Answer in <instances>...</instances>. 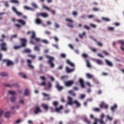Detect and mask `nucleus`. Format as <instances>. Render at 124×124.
Listing matches in <instances>:
<instances>
[{"label":"nucleus","mask_w":124,"mask_h":124,"mask_svg":"<svg viewBox=\"0 0 124 124\" xmlns=\"http://www.w3.org/2000/svg\"><path fill=\"white\" fill-rule=\"evenodd\" d=\"M46 57L47 59H48L47 63H49L50 67H51V68H54V67H55V64H54V62H54V58L50 57L48 55H46Z\"/></svg>","instance_id":"f257e3e1"},{"label":"nucleus","mask_w":124,"mask_h":124,"mask_svg":"<svg viewBox=\"0 0 124 124\" xmlns=\"http://www.w3.org/2000/svg\"><path fill=\"white\" fill-rule=\"evenodd\" d=\"M0 51H3L6 52L7 51V44L5 43H2L0 44Z\"/></svg>","instance_id":"f03ea898"},{"label":"nucleus","mask_w":124,"mask_h":124,"mask_svg":"<svg viewBox=\"0 0 124 124\" xmlns=\"http://www.w3.org/2000/svg\"><path fill=\"white\" fill-rule=\"evenodd\" d=\"M65 20L67 23H68L67 25V27L72 28H74V26H73V23L74 21L73 20L69 18H66Z\"/></svg>","instance_id":"7ed1b4c3"},{"label":"nucleus","mask_w":124,"mask_h":124,"mask_svg":"<svg viewBox=\"0 0 124 124\" xmlns=\"http://www.w3.org/2000/svg\"><path fill=\"white\" fill-rule=\"evenodd\" d=\"M19 39L21 42L20 46L23 47H26L27 46V39L25 38H20Z\"/></svg>","instance_id":"20e7f679"},{"label":"nucleus","mask_w":124,"mask_h":124,"mask_svg":"<svg viewBox=\"0 0 124 124\" xmlns=\"http://www.w3.org/2000/svg\"><path fill=\"white\" fill-rule=\"evenodd\" d=\"M39 16L43 17V18H48V17H49V15L46 13H39L37 14V16L38 17Z\"/></svg>","instance_id":"39448f33"},{"label":"nucleus","mask_w":124,"mask_h":124,"mask_svg":"<svg viewBox=\"0 0 124 124\" xmlns=\"http://www.w3.org/2000/svg\"><path fill=\"white\" fill-rule=\"evenodd\" d=\"M32 61L31 60V59H27V65L28 67L30 68H31V69H34V66L31 64Z\"/></svg>","instance_id":"423d86ee"},{"label":"nucleus","mask_w":124,"mask_h":124,"mask_svg":"<svg viewBox=\"0 0 124 124\" xmlns=\"http://www.w3.org/2000/svg\"><path fill=\"white\" fill-rule=\"evenodd\" d=\"M42 95L44 97H46L45 98V100H46L47 101H49V100H51V97L50 96L49 94H47L45 93H42Z\"/></svg>","instance_id":"0eeeda50"},{"label":"nucleus","mask_w":124,"mask_h":124,"mask_svg":"<svg viewBox=\"0 0 124 124\" xmlns=\"http://www.w3.org/2000/svg\"><path fill=\"white\" fill-rule=\"evenodd\" d=\"M33 113L35 114H39V113H42V110L40 109V108L36 107L34 109Z\"/></svg>","instance_id":"6e6552de"},{"label":"nucleus","mask_w":124,"mask_h":124,"mask_svg":"<svg viewBox=\"0 0 124 124\" xmlns=\"http://www.w3.org/2000/svg\"><path fill=\"white\" fill-rule=\"evenodd\" d=\"M64 84L66 87H71L73 84H74V81L73 80H69L65 82Z\"/></svg>","instance_id":"1a4fd4ad"},{"label":"nucleus","mask_w":124,"mask_h":124,"mask_svg":"<svg viewBox=\"0 0 124 124\" xmlns=\"http://www.w3.org/2000/svg\"><path fill=\"white\" fill-rule=\"evenodd\" d=\"M43 8L46 9L47 11H51L52 15H56V11L55 10H51L49 8H48L47 6L44 5Z\"/></svg>","instance_id":"9d476101"},{"label":"nucleus","mask_w":124,"mask_h":124,"mask_svg":"<svg viewBox=\"0 0 124 124\" xmlns=\"http://www.w3.org/2000/svg\"><path fill=\"white\" fill-rule=\"evenodd\" d=\"M74 103L72 101V98H71L70 96L68 97V102L66 104V106H67L68 105H72Z\"/></svg>","instance_id":"9b49d317"},{"label":"nucleus","mask_w":124,"mask_h":124,"mask_svg":"<svg viewBox=\"0 0 124 124\" xmlns=\"http://www.w3.org/2000/svg\"><path fill=\"white\" fill-rule=\"evenodd\" d=\"M12 10L15 13H16V15H18V16H22L23 15V14L22 13H20L17 11V9H16V8L15 7H12Z\"/></svg>","instance_id":"f8f14e48"},{"label":"nucleus","mask_w":124,"mask_h":124,"mask_svg":"<svg viewBox=\"0 0 124 124\" xmlns=\"http://www.w3.org/2000/svg\"><path fill=\"white\" fill-rule=\"evenodd\" d=\"M94 61L97 64H98L99 65H102L103 64V61H102V60L100 59H94Z\"/></svg>","instance_id":"ddd939ff"},{"label":"nucleus","mask_w":124,"mask_h":124,"mask_svg":"<svg viewBox=\"0 0 124 124\" xmlns=\"http://www.w3.org/2000/svg\"><path fill=\"white\" fill-rule=\"evenodd\" d=\"M56 89H57V90H58V91H62V89H63V87L62 86H60V83H59V82H56V85L55 86Z\"/></svg>","instance_id":"4468645a"},{"label":"nucleus","mask_w":124,"mask_h":124,"mask_svg":"<svg viewBox=\"0 0 124 124\" xmlns=\"http://www.w3.org/2000/svg\"><path fill=\"white\" fill-rule=\"evenodd\" d=\"M79 83L80 84L81 88H83V89L85 88V83H84V80H83V79L80 78L79 79Z\"/></svg>","instance_id":"2eb2a0df"},{"label":"nucleus","mask_w":124,"mask_h":124,"mask_svg":"<svg viewBox=\"0 0 124 124\" xmlns=\"http://www.w3.org/2000/svg\"><path fill=\"white\" fill-rule=\"evenodd\" d=\"M100 108H105V109H108V105L105 104V103L102 102L101 105H100Z\"/></svg>","instance_id":"dca6fc26"},{"label":"nucleus","mask_w":124,"mask_h":124,"mask_svg":"<svg viewBox=\"0 0 124 124\" xmlns=\"http://www.w3.org/2000/svg\"><path fill=\"white\" fill-rule=\"evenodd\" d=\"M66 71L67 73H71L74 71V69H70L68 67H66Z\"/></svg>","instance_id":"f3484780"},{"label":"nucleus","mask_w":124,"mask_h":124,"mask_svg":"<svg viewBox=\"0 0 124 124\" xmlns=\"http://www.w3.org/2000/svg\"><path fill=\"white\" fill-rule=\"evenodd\" d=\"M105 62H106V64H107L108 66H110V67H112V66H113V63H112L111 62L107 60H106Z\"/></svg>","instance_id":"a211bd4d"},{"label":"nucleus","mask_w":124,"mask_h":124,"mask_svg":"<svg viewBox=\"0 0 124 124\" xmlns=\"http://www.w3.org/2000/svg\"><path fill=\"white\" fill-rule=\"evenodd\" d=\"M17 22H18V23H19L20 24H21V25H22V26H25V25H26V21H25L22 19H18V20H17Z\"/></svg>","instance_id":"6ab92c4d"},{"label":"nucleus","mask_w":124,"mask_h":124,"mask_svg":"<svg viewBox=\"0 0 124 124\" xmlns=\"http://www.w3.org/2000/svg\"><path fill=\"white\" fill-rule=\"evenodd\" d=\"M35 22L37 25H41V24H42V20L39 18H37L35 19Z\"/></svg>","instance_id":"aec40b11"},{"label":"nucleus","mask_w":124,"mask_h":124,"mask_svg":"<svg viewBox=\"0 0 124 124\" xmlns=\"http://www.w3.org/2000/svg\"><path fill=\"white\" fill-rule=\"evenodd\" d=\"M86 77H87V78H89V79H94V80H95L93 76L90 73L86 74Z\"/></svg>","instance_id":"412c9836"},{"label":"nucleus","mask_w":124,"mask_h":124,"mask_svg":"<svg viewBox=\"0 0 124 124\" xmlns=\"http://www.w3.org/2000/svg\"><path fill=\"white\" fill-rule=\"evenodd\" d=\"M27 57H28V58H31V60H35L36 59V56L32 54L28 55Z\"/></svg>","instance_id":"4be33fe9"},{"label":"nucleus","mask_w":124,"mask_h":124,"mask_svg":"<svg viewBox=\"0 0 124 124\" xmlns=\"http://www.w3.org/2000/svg\"><path fill=\"white\" fill-rule=\"evenodd\" d=\"M73 103V104H76L77 107H80L81 106V104L77 100L74 101Z\"/></svg>","instance_id":"5701e85b"},{"label":"nucleus","mask_w":124,"mask_h":124,"mask_svg":"<svg viewBox=\"0 0 124 124\" xmlns=\"http://www.w3.org/2000/svg\"><path fill=\"white\" fill-rule=\"evenodd\" d=\"M117 108H118V106H117V105L115 104L113 106L110 108V109L111 110V111H112V112H115V110H116Z\"/></svg>","instance_id":"b1692460"},{"label":"nucleus","mask_w":124,"mask_h":124,"mask_svg":"<svg viewBox=\"0 0 124 124\" xmlns=\"http://www.w3.org/2000/svg\"><path fill=\"white\" fill-rule=\"evenodd\" d=\"M63 108V107L62 106H61L59 108L56 107L55 108V111L56 112H59V111H61V110Z\"/></svg>","instance_id":"393cba45"},{"label":"nucleus","mask_w":124,"mask_h":124,"mask_svg":"<svg viewBox=\"0 0 124 124\" xmlns=\"http://www.w3.org/2000/svg\"><path fill=\"white\" fill-rule=\"evenodd\" d=\"M42 107H43V108L45 110H46V111H48V109H49V107H48V105L43 104L42 105Z\"/></svg>","instance_id":"a878e982"},{"label":"nucleus","mask_w":124,"mask_h":124,"mask_svg":"<svg viewBox=\"0 0 124 124\" xmlns=\"http://www.w3.org/2000/svg\"><path fill=\"white\" fill-rule=\"evenodd\" d=\"M23 53H27L28 54L31 53V50L29 48H26L23 51Z\"/></svg>","instance_id":"bb28decb"},{"label":"nucleus","mask_w":124,"mask_h":124,"mask_svg":"<svg viewBox=\"0 0 124 124\" xmlns=\"http://www.w3.org/2000/svg\"><path fill=\"white\" fill-rule=\"evenodd\" d=\"M19 75H20L21 76V77H22V78H23L24 79H27V76L25 74H24V73H19Z\"/></svg>","instance_id":"cd10ccee"},{"label":"nucleus","mask_w":124,"mask_h":124,"mask_svg":"<svg viewBox=\"0 0 124 124\" xmlns=\"http://www.w3.org/2000/svg\"><path fill=\"white\" fill-rule=\"evenodd\" d=\"M24 95L25 96H28V95H30V91H29V90L26 89L24 92Z\"/></svg>","instance_id":"c85d7f7f"},{"label":"nucleus","mask_w":124,"mask_h":124,"mask_svg":"<svg viewBox=\"0 0 124 124\" xmlns=\"http://www.w3.org/2000/svg\"><path fill=\"white\" fill-rule=\"evenodd\" d=\"M6 62L7 66H10V65H12V64H13V62L9 60H6Z\"/></svg>","instance_id":"c756f323"},{"label":"nucleus","mask_w":124,"mask_h":124,"mask_svg":"<svg viewBox=\"0 0 124 124\" xmlns=\"http://www.w3.org/2000/svg\"><path fill=\"white\" fill-rule=\"evenodd\" d=\"M53 106L56 108L58 107V105H59V102L58 101H53L52 103Z\"/></svg>","instance_id":"7c9ffc66"},{"label":"nucleus","mask_w":124,"mask_h":124,"mask_svg":"<svg viewBox=\"0 0 124 124\" xmlns=\"http://www.w3.org/2000/svg\"><path fill=\"white\" fill-rule=\"evenodd\" d=\"M69 93H70V94H71V95H72V96H76V94L72 90H70L69 91Z\"/></svg>","instance_id":"2f4dec72"},{"label":"nucleus","mask_w":124,"mask_h":124,"mask_svg":"<svg viewBox=\"0 0 124 124\" xmlns=\"http://www.w3.org/2000/svg\"><path fill=\"white\" fill-rule=\"evenodd\" d=\"M10 2L12 3H16V4H19V1L17 0H11Z\"/></svg>","instance_id":"473e14b6"},{"label":"nucleus","mask_w":124,"mask_h":124,"mask_svg":"<svg viewBox=\"0 0 124 124\" xmlns=\"http://www.w3.org/2000/svg\"><path fill=\"white\" fill-rule=\"evenodd\" d=\"M85 35H86V32H83L82 34H79L78 36L79 38H83Z\"/></svg>","instance_id":"72a5a7b5"},{"label":"nucleus","mask_w":124,"mask_h":124,"mask_svg":"<svg viewBox=\"0 0 124 124\" xmlns=\"http://www.w3.org/2000/svg\"><path fill=\"white\" fill-rule=\"evenodd\" d=\"M5 118H9L10 117V111H7L5 113L4 115Z\"/></svg>","instance_id":"f704fd0d"},{"label":"nucleus","mask_w":124,"mask_h":124,"mask_svg":"<svg viewBox=\"0 0 124 124\" xmlns=\"http://www.w3.org/2000/svg\"><path fill=\"white\" fill-rule=\"evenodd\" d=\"M31 33H32V35H31V37L32 39H34V38H35V32H34V31L31 32Z\"/></svg>","instance_id":"c9c22d12"},{"label":"nucleus","mask_w":124,"mask_h":124,"mask_svg":"<svg viewBox=\"0 0 124 124\" xmlns=\"http://www.w3.org/2000/svg\"><path fill=\"white\" fill-rule=\"evenodd\" d=\"M4 86H5V87H17L18 85L16 84H13L12 85H10V84H4Z\"/></svg>","instance_id":"e433bc0d"},{"label":"nucleus","mask_w":124,"mask_h":124,"mask_svg":"<svg viewBox=\"0 0 124 124\" xmlns=\"http://www.w3.org/2000/svg\"><path fill=\"white\" fill-rule=\"evenodd\" d=\"M66 62L67 63H68V64H69L71 66H75L74 64H73V63H71V62H70V61L68 60H66Z\"/></svg>","instance_id":"4c0bfd02"},{"label":"nucleus","mask_w":124,"mask_h":124,"mask_svg":"<svg viewBox=\"0 0 124 124\" xmlns=\"http://www.w3.org/2000/svg\"><path fill=\"white\" fill-rule=\"evenodd\" d=\"M86 62L87 67H89V68L92 67V66L91 65V64L90 63V62L89 61V60H86Z\"/></svg>","instance_id":"58836bf2"},{"label":"nucleus","mask_w":124,"mask_h":124,"mask_svg":"<svg viewBox=\"0 0 124 124\" xmlns=\"http://www.w3.org/2000/svg\"><path fill=\"white\" fill-rule=\"evenodd\" d=\"M96 42L97 45H98L99 46V47H102V46H103V44H102V43H101V42H97V41H96Z\"/></svg>","instance_id":"ea45409f"},{"label":"nucleus","mask_w":124,"mask_h":124,"mask_svg":"<svg viewBox=\"0 0 124 124\" xmlns=\"http://www.w3.org/2000/svg\"><path fill=\"white\" fill-rule=\"evenodd\" d=\"M31 5L33 7H34V8H38V6H37L35 3H32Z\"/></svg>","instance_id":"a19ab883"},{"label":"nucleus","mask_w":124,"mask_h":124,"mask_svg":"<svg viewBox=\"0 0 124 124\" xmlns=\"http://www.w3.org/2000/svg\"><path fill=\"white\" fill-rule=\"evenodd\" d=\"M93 11H94L95 12H97L99 11V8H92Z\"/></svg>","instance_id":"79ce46f5"},{"label":"nucleus","mask_w":124,"mask_h":124,"mask_svg":"<svg viewBox=\"0 0 124 124\" xmlns=\"http://www.w3.org/2000/svg\"><path fill=\"white\" fill-rule=\"evenodd\" d=\"M102 20L105 21L106 22H110V19L106 17H102Z\"/></svg>","instance_id":"37998d69"},{"label":"nucleus","mask_w":124,"mask_h":124,"mask_svg":"<svg viewBox=\"0 0 124 124\" xmlns=\"http://www.w3.org/2000/svg\"><path fill=\"white\" fill-rule=\"evenodd\" d=\"M19 104H22V105H25V102L24 101V100H23V99H19Z\"/></svg>","instance_id":"c03bdc74"},{"label":"nucleus","mask_w":124,"mask_h":124,"mask_svg":"<svg viewBox=\"0 0 124 124\" xmlns=\"http://www.w3.org/2000/svg\"><path fill=\"white\" fill-rule=\"evenodd\" d=\"M1 76H4L5 77L8 76V74H7V73L2 72L1 73Z\"/></svg>","instance_id":"a18cd8bd"},{"label":"nucleus","mask_w":124,"mask_h":124,"mask_svg":"<svg viewBox=\"0 0 124 124\" xmlns=\"http://www.w3.org/2000/svg\"><path fill=\"white\" fill-rule=\"evenodd\" d=\"M88 19H93V18H94V15H90L88 16Z\"/></svg>","instance_id":"49530a36"},{"label":"nucleus","mask_w":124,"mask_h":124,"mask_svg":"<svg viewBox=\"0 0 124 124\" xmlns=\"http://www.w3.org/2000/svg\"><path fill=\"white\" fill-rule=\"evenodd\" d=\"M93 111H95V112H100V109L97 108H93Z\"/></svg>","instance_id":"de8ad7c7"},{"label":"nucleus","mask_w":124,"mask_h":124,"mask_svg":"<svg viewBox=\"0 0 124 124\" xmlns=\"http://www.w3.org/2000/svg\"><path fill=\"white\" fill-rule=\"evenodd\" d=\"M9 93L12 95H14V94H16V92L15 91H9Z\"/></svg>","instance_id":"09e8293b"},{"label":"nucleus","mask_w":124,"mask_h":124,"mask_svg":"<svg viewBox=\"0 0 124 124\" xmlns=\"http://www.w3.org/2000/svg\"><path fill=\"white\" fill-rule=\"evenodd\" d=\"M15 100H16V97L13 96L11 97V101L12 102H14V101H15Z\"/></svg>","instance_id":"8fccbe9b"},{"label":"nucleus","mask_w":124,"mask_h":124,"mask_svg":"<svg viewBox=\"0 0 124 124\" xmlns=\"http://www.w3.org/2000/svg\"><path fill=\"white\" fill-rule=\"evenodd\" d=\"M14 48L16 50H17V49H20V48H22V46H16Z\"/></svg>","instance_id":"3c124183"},{"label":"nucleus","mask_w":124,"mask_h":124,"mask_svg":"<svg viewBox=\"0 0 124 124\" xmlns=\"http://www.w3.org/2000/svg\"><path fill=\"white\" fill-rule=\"evenodd\" d=\"M118 43L122 45H124V40H119L118 41Z\"/></svg>","instance_id":"603ef678"},{"label":"nucleus","mask_w":124,"mask_h":124,"mask_svg":"<svg viewBox=\"0 0 124 124\" xmlns=\"http://www.w3.org/2000/svg\"><path fill=\"white\" fill-rule=\"evenodd\" d=\"M17 37V34L13 35L11 37V40H12L13 38H16Z\"/></svg>","instance_id":"864d4df0"},{"label":"nucleus","mask_w":124,"mask_h":124,"mask_svg":"<svg viewBox=\"0 0 124 124\" xmlns=\"http://www.w3.org/2000/svg\"><path fill=\"white\" fill-rule=\"evenodd\" d=\"M61 58H63V59H64L66 57V55H65L64 53H62L61 54Z\"/></svg>","instance_id":"5fc2aeb1"},{"label":"nucleus","mask_w":124,"mask_h":124,"mask_svg":"<svg viewBox=\"0 0 124 124\" xmlns=\"http://www.w3.org/2000/svg\"><path fill=\"white\" fill-rule=\"evenodd\" d=\"M107 120H108L109 121H112L113 120V118L110 117L109 116H107Z\"/></svg>","instance_id":"6e6d98bb"},{"label":"nucleus","mask_w":124,"mask_h":124,"mask_svg":"<svg viewBox=\"0 0 124 124\" xmlns=\"http://www.w3.org/2000/svg\"><path fill=\"white\" fill-rule=\"evenodd\" d=\"M99 122L100 124H105V123H104V122L103 121V119H100V120H99Z\"/></svg>","instance_id":"4d7b16f0"},{"label":"nucleus","mask_w":124,"mask_h":124,"mask_svg":"<svg viewBox=\"0 0 124 124\" xmlns=\"http://www.w3.org/2000/svg\"><path fill=\"white\" fill-rule=\"evenodd\" d=\"M85 96H86L85 95V94H82L80 95V98H81V99H84V98H85Z\"/></svg>","instance_id":"13d9d810"},{"label":"nucleus","mask_w":124,"mask_h":124,"mask_svg":"<svg viewBox=\"0 0 124 124\" xmlns=\"http://www.w3.org/2000/svg\"><path fill=\"white\" fill-rule=\"evenodd\" d=\"M43 68V65L42 64H40L39 68H40V70H41V71H42V70H43L42 68Z\"/></svg>","instance_id":"bf43d9fd"},{"label":"nucleus","mask_w":124,"mask_h":124,"mask_svg":"<svg viewBox=\"0 0 124 124\" xmlns=\"http://www.w3.org/2000/svg\"><path fill=\"white\" fill-rule=\"evenodd\" d=\"M62 68H63V66L62 65H60L58 68V69H59V70H62Z\"/></svg>","instance_id":"052dcab7"},{"label":"nucleus","mask_w":124,"mask_h":124,"mask_svg":"<svg viewBox=\"0 0 124 124\" xmlns=\"http://www.w3.org/2000/svg\"><path fill=\"white\" fill-rule=\"evenodd\" d=\"M42 42L43 43H45V44H48V41H47L46 40H43Z\"/></svg>","instance_id":"680f3d73"},{"label":"nucleus","mask_w":124,"mask_h":124,"mask_svg":"<svg viewBox=\"0 0 124 124\" xmlns=\"http://www.w3.org/2000/svg\"><path fill=\"white\" fill-rule=\"evenodd\" d=\"M24 9H26L27 10H30L31 9V8L29 7L28 6H24Z\"/></svg>","instance_id":"e2e57ef3"},{"label":"nucleus","mask_w":124,"mask_h":124,"mask_svg":"<svg viewBox=\"0 0 124 124\" xmlns=\"http://www.w3.org/2000/svg\"><path fill=\"white\" fill-rule=\"evenodd\" d=\"M72 14L74 16H77V12L73 11Z\"/></svg>","instance_id":"0e129e2a"},{"label":"nucleus","mask_w":124,"mask_h":124,"mask_svg":"<svg viewBox=\"0 0 124 124\" xmlns=\"http://www.w3.org/2000/svg\"><path fill=\"white\" fill-rule=\"evenodd\" d=\"M16 124H20L21 123V120L20 119H18L17 120H16L15 122Z\"/></svg>","instance_id":"69168bd1"},{"label":"nucleus","mask_w":124,"mask_h":124,"mask_svg":"<svg viewBox=\"0 0 124 124\" xmlns=\"http://www.w3.org/2000/svg\"><path fill=\"white\" fill-rule=\"evenodd\" d=\"M83 58H88V55L85 53L82 54Z\"/></svg>","instance_id":"338daca9"},{"label":"nucleus","mask_w":124,"mask_h":124,"mask_svg":"<svg viewBox=\"0 0 124 124\" xmlns=\"http://www.w3.org/2000/svg\"><path fill=\"white\" fill-rule=\"evenodd\" d=\"M85 122L86 124H91V121H90L88 119H86L85 120Z\"/></svg>","instance_id":"774afa93"}]
</instances>
